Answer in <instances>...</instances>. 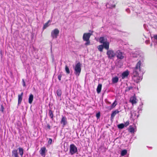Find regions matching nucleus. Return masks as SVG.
Wrapping results in <instances>:
<instances>
[{
  "label": "nucleus",
  "mask_w": 157,
  "mask_h": 157,
  "mask_svg": "<svg viewBox=\"0 0 157 157\" xmlns=\"http://www.w3.org/2000/svg\"><path fill=\"white\" fill-rule=\"evenodd\" d=\"M144 61V59L143 58L139 60L136 64L133 71V79L134 82L136 83L139 82L142 79V77L139 76V72L141 70V67L143 65Z\"/></svg>",
  "instance_id": "f257e3e1"
},
{
  "label": "nucleus",
  "mask_w": 157,
  "mask_h": 157,
  "mask_svg": "<svg viewBox=\"0 0 157 157\" xmlns=\"http://www.w3.org/2000/svg\"><path fill=\"white\" fill-rule=\"evenodd\" d=\"M99 42L103 44L104 47L105 49H109V42L108 40L106 37L104 36L100 37Z\"/></svg>",
  "instance_id": "f03ea898"
},
{
  "label": "nucleus",
  "mask_w": 157,
  "mask_h": 157,
  "mask_svg": "<svg viewBox=\"0 0 157 157\" xmlns=\"http://www.w3.org/2000/svg\"><path fill=\"white\" fill-rule=\"evenodd\" d=\"M107 50L106 54L108 56V58L109 59H113L115 56L116 55V52L112 49H106Z\"/></svg>",
  "instance_id": "7ed1b4c3"
},
{
  "label": "nucleus",
  "mask_w": 157,
  "mask_h": 157,
  "mask_svg": "<svg viewBox=\"0 0 157 157\" xmlns=\"http://www.w3.org/2000/svg\"><path fill=\"white\" fill-rule=\"evenodd\" d=\"M75 74L77 76H78L81 72V64L80 63H77L74 67Z\"/></svg>",
  "instance_id": "20e7f679"
},
{
  "label": "nucleus",
  "mask_w": 157,
  "mask_h": 157,
  "mask_svg": "<svg viewBox=\"0 0 157 157\" xmlns=\"http://www.w3.org/2000/svg\"><path fill=\"white\" fill-rule=\"evenodd\" d=\"M117 59H123L125 57V55L124 53L119 50L116 52V55Z\"/></svg>",
  "instance_id": "39448f33"
},
{
  "label": "nucleus",
  "mask_w": 157,
  "mask_h": 157,
  "mask_svg": "<svg viewBox=\"0 0 157 157\" xmlns=\"http://www.w3.org/2000/svg\"><path fill=\"white\" fill-rule=\"evenodd\" d=\"M59 33V29L57 28L55 29L52 31L51 32V36L52 39H56L57 38Z\"/></svg>",
  "instance_id": "423d86ee"
},
{
  "label": "nucleus",
  "mask_w": 157,
  "mask_h": 157,
  "mask_svg": "<svg viewBox=\"0 0 157 157\" xmlns=\"http://www.w3.org/2000/svg\"><path fill=\"white\" fill-rule=\"evenodd\" d=\"M78 149L76 147L74 144H71L70 146V153L71 155L77 153Z\"/></svg>",
  "instance_id": "0eeeda50"
},
{
  "label": "nucleus",
  "mask_w": 157,
  "mask_h": 157,
  "mask_svg": "<svg viewBox=\"0 0 157 157\" xmlns=\"http://www.w3.org/2000/svg\"><path fill=\"white\" fill-rule=\"evenodd\" d=\"M139 116L138 111H133L131 113V117L133 120L136 119Z\"/></svg>",
  "instance_id": "6e6552de"
},
{
  "label": "nucleus",
  "mask_w": 157,
  "mask_h": 157,
  "mask_svg": "<svg viewBox=\"0 0 157 157\" xmlns=\"http://www.w3.org/2000/svg\"><path fill=\"white\" fill-rule=\"evenodd\" d=\"M92 34L90 33H84L83 36V39L84 41H87L89 40V39Z\"/></svg>",
  "instance_id": "1a4fd4ad"
},
{
  "label": "nucleus",
  "mask_w": 157,
  "mask_h": 157,
  "mask_svg": "<svg viewBox=\"0 0 157 157\" xmlns=\"http://www.w3.org/2000/svg\"><path fill=\"white\" fill-rule=\"evenodd\" d=\"M129 75V72L128 70H126L123 72L121 75V78L122 79H124L125 78H128Z\"/></svg>",
  "instance_id": "9d476101"
},
{
  "label": "nucleus",
  "mask_w": 157,
  "mask_h": 157,
  "mask_svg": "<svg viewBox=\"0 0 157 157\" xmlns=\"http://www.w3.org/2000/svg\"><path fill=\"white\" fill-rule=\"evenodd\" d=\"M106 6L109 8H113L115 7V5L113 4V2L112 1H110L107 3Z\"/></svg>",
  "instance_id": "9b49d317"
},
{
  "label": "nucleus",
  "mask_w": 157,
  "mask_h": 157,
  "mask_svg": "<svg viewBox=\"0 0 157 157\" xmlns=\"http://www.w3.org/2000/svg\"><path fill=\"white\" fill-rule=\"evenodd\" d=\"M60 123L63 124V127L67 123V118L64 116H63L62 119L60 121Z\"/></svg>",
  "instance_id": "f8f14e48"
},
{
  "label": "nucleus",
  "mask_w": 157,
  "mask_h": 157,
  "mask_svg": "<svg viewBox=\"0 0 157 157\" xmlns=\"http://www.w3.org/2000/svg\"><path fill=\"white\" fill-rule=\"evenodd\" d=\"M56 96L58 97V98L60 100H61V95L62 94V92L60 89H59L57 90L56 92Z\"/></svg>",
  "instance_id": "ddd939ff"
},
{
  "label": "nucleus",
  "mask_w": 157,
  "mask_h": 157,
  "mask_svg": "<svg viewBox=\"0 0 157 157\" xmlns=\"http://www.w3.org/2000/svg\"><path fill=\"white\" fill-rule=\"evenodd\" d=\"M130 101L132 104H136L137 102V99L136 97L135 96L131 97L130 99Z\"/></svg>",
  "instance_id": "4468645a"
},
{
  "label": "nucleus",
  "mask_w": 157,
  "mask_h": 157,
  "mask_svg": "<svg viewBox=\"0 0 157 157\" xmlns=\"http://www.w3.org/2000/svg\"><path fill=\"white\" fill-rule=\"evenodd\" d=\"M12 156L13 157H19L17 153V150L14 149L12 151Z\"/></svg>",
  "instance_id": "2eb2a0df"
},
{
  "label": "nucleus",
  "mask_w": 157,
  "mask_h": 157,
  "mask_svg": "<svg viewBox=\"0 0 157 157\" xmlns=\"http://www.w3.org/2000/svg\"><path fill=\"white\" fill-rule=\"evenodd\" d=\"M119 112V111L118 110H116L115 111H113L111 114V119H113L114 118L115 115L118 113Z\"/></svg>",
  "instance_id": "dca6fc26"
},
{
  "label": "nucleus",
  "mask_w": 157,
  "mask_h": 157,
  "mask_svg": "<svg viewBox=\"0 0 157 157\" xmlns=\"http://www.w3.org/2000/svg\"><path fill=\"white\" fill-rule=\"evenodd\" d=\"M46 150V148L45 147H42L40 151V153L42 156H45V151Z\"/></svg>",
  "instance_id": "f3484780"
},
{
  "label": "nucleus",
  "mask_w": 157,
  "mask_h": 157,
  "mask_svg": "<svg viewBox=\"0 0 157 157\" xmlns=\"http://www.w3.org/2000/svg\"><path fill=\"white\" fill-rule=\"evenodd\" d=\"M23 94V93L22 92L20 94L18 95V105L20 104L21 102Z\"/></svg>",
  "instance_id": "a211bd4d"
},
{
  "label": "nucleus",
  "mask_w": 157,
  "mask_h": 157,
  "mask_svg": "<svg viewBox=\"0 0 157 157\" xmlns=\"http://www.w3.org/2000/svg\"><path fill=\"white\" fill-rule=\"evenodd\" d=\"M19 153L21 157H22L24 153V149L23 148L19 147L18 148Z\"/></svg>",
  "instance_id": "6ab92c4d"
},
{
  "label": "nucleus",
  "mask_w": 157,
  "mask_h": 157,
  "mask_svg": "<svg viewBox=\"0 0 157 157\" xmlns=\"http://www.w3.org/2000/svg\"><path fill=\"white\" fill-rule=\"evenodd\" d=\"M119 80V78L117 76L113 77L112 78V82L113 83H117Z\"/></svg>",
  "instance_id": "aec40b11"
},
{
  "label": "nucleus",
  "mask_w": 157,
  "mask_h": 157,
  "mask_svg": "<svg viewBox=\"0 0 157 157\" xmlns=\"http://www.w3.org/2000/svg\"><path fill=\"white\" fill-rule=\"evenodd\" d=\"M102 87V85L101 84H99L97 86V91L98 93H100Z\"/></svg>",
  "instance_id": "412c9836"
},
{
  "label": "nucleus",
  "mask_w": 157,
  "mask_h": 157,
  "mask_svg": "<svg viewBox=\"0 0 157 157\" xmlns=\"http://www.w3.org/2000/svg\"><path fill=\"white\" fill-rule=\"evenodd\" d=\"M33 95L32 94H30L29 96V100H28L29 103L30 104H32L33 101Z\"/></svg>",
  "instance_id": "4be33fe9"
},
{
  "label": "nucleus",
  "mask_w": 157,
  "mask_h": 157,
  "mask_svg": "<svg viewBox=\"0 0 157 157\" xmlns=\"http://www.w3.org/2000/svg\"><path fill=\"white\" fill-rule=\"evenodd\" d=\"M53 111H52L51 110H49V117H50L51 119L53 120Z\"/></svg>",
  "instance_id": "5701e85b"
},
{
  "label": "nucleus",
  "mask_w": 157,
  "mask_h": 157,
  "mask_svg": "<svg viewBox=\"0 0 157 157\" xmlns=\"http://www.w3.org/2000/svg\"><path fill=\"white\" fill-rule=\"evenodd\" d=\"M136 127H131L130 128L129 130L130 132L134 133V132L136 131Z\"/></svg>",
  "instance_id": "b1692460"
},
{
  "label": "nucleus",
  "mask_w": 157,
  "mask_h": 157,
  "mask_svg": "<svg viewBox=\"0 0 157 157\" xmlns=\"http://www.w3.org/2000/svg\"><path fill=\"white\" fill-rule=\"evenodd\" d=\"M50 22V20H49L47 23L45 24L43 27V29H46L47 27H48L49 26V25L48 24Z\"/></svg>",
  "instance_id": "393cba45"
},
{
  "label": "nucleus",
  "mask_w": 157,
  "mask_h": 157,
  "mask_svg": "<svg viewBox=\"0 0 157 157\" xmlns=\"http://www.w3.org/2000/svg\"><path fill=\"white\" fill-rule=\"evenodd\" d=\"M103 48L104 47L103 44L99 45L98 47V50L101 52H102Z\"/></svg>",
  "instance_id": "a878e982"
},
{
  "label": "nucleus",
  "mask_w": 157,
  "mask_h": 157,
  "mask_svg": "<svg viewBox=\"0 0 157 157\" xmlns=\"http://www.w3.org/2000/svg\"><path fill=\"white\" fill-rule=\"evenodd\" d=\"M127 153V151L126 150H123L121 152V155L122 156H124Z\"/></svg>",
  "instance_id": "bb28decb"
},
{
  "label": "nucleus",
  "mask_w": 157,
  "mask_h": 157,
  "mask_svg": "<svg viewBox=\"0 0 157 157\" xmlns=\"http://www.w3.org/2000/svg\"><path fill=\"white\" fill-rule=\"evenodd\" d=\"M117 103H116V101H115L111 105V109H112L114 108L117 105Z\"/></svg>",
  "instance_id": "cd10ccee"
},
{
  "label": "nucleus",
  "mask_w": 157,
  "mask_h": 157,
  "mask_svg": "<svg viewBox=\"0 0 157 157\" xmlns=\"http://www.w3.org/2000/svg\"><path fill=\"white\" fill-rule=\"evenodd\" d=\"M124 125L123 124H121L118 125L117 127L119 128L122 129L124 128Z\"/></svg>",
  "instance_id": "c85d7f7f"
},
{
  "label": "nucleus",
  "mask_w": 157,
  "mask_h": 157,
  "mask_svg": "<svg viewBox=\"0 0 157 157\" xmlns=\"http://www.w3.org/2000/svg\"><path fill=\"white\" fill-rule=\"evenodd\" d=\"M65 71L67 74H70V71L69 70V69L67 65H66L65 66Z\"/></svg>",
  "instance_id": "c756f323"
},
{
  "label": "nucleus",
  "mask_w": 157,
  "mask_h": 157,
  "mask_svg": "<svg viewBox=\"0 0 157 157\" xmlns=\"http://www.w3.org/2000/svg\"><path fill=\"white\" fill-rule=\"evenodd\" d=\"M133 88V87L132 86H130L129 87H128L126 88V91H129L130 90H131Z\"/></svg>",
  "instance_id": "7c9ffc66"
},
{
  "label": "nucleus",
  "mask_w": 157,
  "mask_h": 157,
  "mask_svg": "<svg viewBox=\"0 0 157 157\" xmlns=\"http://www.w3.org/2000/svg\"><path fill=\"white\" fill-rule=\"evenodd\" d=\"M100 112L97 113L96 114V117L97 119H98L100 118Z\"/></svg>",
  "instance_id": "2f4dec72"
},
{
  "label": "nucleus",
  "mask_w": 157,
  "mask_h": 157,
  "mask_svg": "<svg viewBox=\"0 0 157 157\" xmlns=\"http://www.w3.org/2000/svg\"><path fill=\"white\" fill-rule=\"evenodd\" d=\"M85 41H86V42L85 43V45H87L90 44V41L89 40H88Z\"/></svg>",
  "instance_id": "473e14b6"
},
{
  "label": "nucleus",
  "mask_w": 157,
  "mask_h": 157,
  "mask_svg": "<svg viewBox=\"0 0 157 157\" xmlns=\"http://www.w3.org/2000/svg\"><path fill=\"white\" fill-rule=\"evenodd\" d=\"M22 85H23V86L24 87H25L26 86V85H25V82L24 81V79H22Z\"/></svg>",
  "instance_id": "72a5a7b5"
},
{
  "label": "nucleus",
  "mask_w": 157,
  "mask_h": 157,
  "mask_svg": "<svg viewBox=\"0 0 157 157\" xmlns=\"http://www.w3.org/2000/svg\"><path fill=\"white\" fill-rule=\"evenodd\" d=\"M52 141V140L51 139L49 138L48 141V143L49 144H51Z\"/></svg>",
  "instance_id": "f704fd0d"
},
{
  "label": "nucleus",
  "mask_w": 157,
  "mask_h": 157,
  "mask_svg": "<svg viewBox=\"0 0 157 157\" xmlns=\"http://www.w3.org/2000/svg\"><path fill=\"white\" fill-rule=\"evenodd\" d=\"M149 40L148 39H147L145 41V43L146 44H149Z\"/></svg>",
  "instance_id": "c9c22d12"
},
{
  "label": "nucleus",
  "mask_w": 157,
  "mask_h": 157,
  "mask_svg": "<svg viewBox=\"0 0 157 157\" xmlns=\"http://www.w3.org/2000/svg\"><path fill=\"white\" fill-rule=\"evenodd\" d=\"M62 76L61 75H60L58 76V79L60 81L61 80V78Z\"/></svg>",
  "instance_id": "e433bc0d"
},
{
  "label": "nucleus",
  "mask_w": 157,
  "mask_h": 157,
  "mask_svg": "<svg viewBox=\"0 0 157 157\" xmlns=\"http://www.w3.org/2000/svg\"><path fill=\"white\" fill-rule=\"evenodd\" d=\"M47 127L49 129H50L51 128V126L50 125L48 124L47 125Z\"/></svg>",
  "instance_id": "4c0bfd02"
},
{
  "label": "nucleus",
  "mask_w": 157,
  "mask_h": 157,
  "mask_svg": "<svg viewBox=\"0 0 157 157\" xmlns=\"http://www.w3.org/2000/svg\"><path fill=\"white\" fill-rule=\"evenodd\" d=\"M126 11L128 13H129L130 12V10L129 9H126Z\"/></svg>",
  "instance_id": "58836bf2"
},
{
  "label": "nucleus",
  "mask_w": 157,
  "mask_h": 157,
  "mask_svg": "<svg viewBox=\"0 0 157 157\" xmlns=\"http://www.w3.org/2000/svg\"><path fill=\"white\" fill-rule=\"evenodd\" d=\"M144 27H145V25H144Z\"/></svg>",
  "instance_id": "ea45409f"
},
{
  "label": "nucleus",
  "mask_w": 157,
  "mask_h": 157,
  "mask_svg": "<svg viewBox=\"0 0 157 157\" xmlns=\"http://www.w3.org/2000/svg\"><path fill=\"white\" fill-rule=\"evenodd\" d=\"M128 124H129V122H128V124H127V125H128Z\"/></svg>",
  "instance_id": "a19ab883"
},
{
  "label": "nucleus",
  "mask_w": 157,
  "mask_h": 157,
  "mask_svg": "<svg viewBox=\"0 0 157 157\" xmlns=\"http://www.w3.org/2000/svg\"><path fill=\"white\" fill-rule=\"evenodd\" d=\"M141 104H142V105H143V104H142V103H141Z\"/></svg>",
  "instance_id": "79ce46f5"
}]
</instances>
